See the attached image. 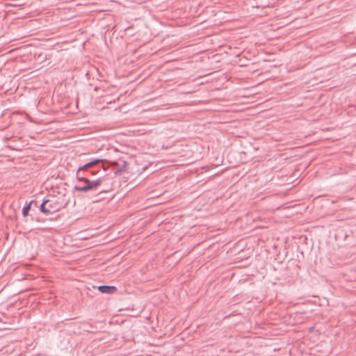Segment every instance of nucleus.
Returning a JSON list of instances; mask_svg holds the SVG:
<instances>
[{"label": "nucleus", "instance_id": "obj_1", "mask_svg": "<svg viewBox=\"0 0 356 356\" xmlns=\"http://www.w3.org/2000/svg\"><path fill=\"white\" fill-rule=\"evenodd\" d=\"M79 184L74 186V191L86 193L97 191L102 185L104 187L99 190V193H108L113 188L111 179L106 177H100L96 179H91L87 177H79Z\"/></svg>", "mask_w": 356, "mask_h": 356}, {"label": "nucleus", "instance_id": "obj_2", "mask_svg": "<svg viewBox=\"0 0 356 356\" xmlns=\"http://www.w3.org/2000/svg\"><path fill=\"white\" fill-rule=\"evenodd\" d=\"M63 204L54 197H51L47 200H44L40 204V211L45 214H53L61 209Z\"/></svg>", "mask_w": 356, "mask_h": 356}, {"label": "nucleus", "instance_id": "obj_3", "mask_svg": "<svg viewBox=\"0 0 356 356\" xmlns=\"http://www.w3.org/2000/svg\"><path fill=\"white\" fill-rule=\"evenodd\" d=\"M102 161V159H95V160L91 161L84 164L83 165L80 166L79 168H78V169L76 170V177L77 181L79 182V177H90L88 175H85V172L87 171L88 169L92 168L93 166H95V165L99 163Z\"/></svg>", "mask_w": 356, "mask_h": 356}, {"label": "nucleus", "instance_id": "obj_4", "mask_svg": "<svg viewBox=\"0 0 356 356\" xmlns=\"http://www.w3.org/2000/svg\"><path fill=\"white\" fill-rule=\"evenodd\" d=\"M98 290L102 293L112 294L117 291V288L113 286L101 285L98 286Z\"/></svg>", "mask_w": 356, "mask_h": 356}, {"label": "nucleus", "instance_id": "obj_5", "mask_svg": "<svg viewBox=\"0 0 356 356\" xmlns=\"http://www.w3.org/2000/svg\"><path fill=\"white\" fill-rule=\"evenodd\" d=\"M33 201H31L28 204H26V206H24L22 209V215L24 217H26L28 213H29V211H30L31 209V204H32Z\"/></svg>", "mask_w": 356, "mask_h": 356}, {"label": "nucleus", "instance_id": "obj_6", "mask_svg": "<svg viewBox=\"0 0 356 356\" xmlns=\"http://www.w3.org/2000/svg\"><path fill=\"white\" fill-rule=\"evenodd\" d=\"M98 172L99 171L92 170H90V168H89L87 171L85 172V175H88L90 177V179H91L92 176L96 175Z\"/></svg>", "mask_w": 356, "mask_h": 356}, {"label": "nucleus", "instance_id": "obj_7", "mask_svg": "<svg viewBox=\"0 0 356 356\" xmlns=\"http://www.w3.org/2000/svg\"><path fill=\"white\" fill-rule=\"evenodd\" d=\"M121 172V170H118V171H116V172H115V174H116V175H118V174L119 172Z\"/></svg>", "mask_w": 356, "mask_h": 356}]
</instances>
